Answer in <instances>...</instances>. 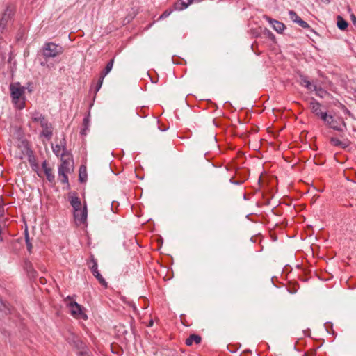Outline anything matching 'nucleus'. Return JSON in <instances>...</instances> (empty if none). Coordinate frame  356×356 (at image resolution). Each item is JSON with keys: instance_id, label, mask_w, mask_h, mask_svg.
Masks as SVG:
<instances>
[{"instance_id": "f257e3e1", "label": "nucleus", "mask_w": 356, "mask_h": 356, "mask_svg": "<svg viewBox=\"0 0 356 356\" xmlns=\"http://www.w3.org/2000/svg\"><path fill=\"white\" fill-rule=\"evenodd\" d=\"M24 90V87L22 86L18 82L10 85V95L13 99V102L19 109H22L24 106L23 97Z\"/></svg>"}, {"instance_id": "f03ea898", "label": "nucleus", "mask_w": 356, "mask_h": 356, "mask_svg": "<svg viewBox=\"0 0 356 356\" xmlns=\"http://www.w3.org/2000/svg\"><path fill=\"white\" fill-rule=\"evenodd\" d=\"M66 306L69 308L70 314L76 318H87V316L82 311L81 306L72 300L70 296L65 299Z\"/></svg>"}, {"instance_id": "7ed1b4c3", "label": "nucleus", "mask_w": 356, "mask_h": 356, "mask_svg": "<svg viewBox=\"0 0 356 356\" xmlns=\"http://www.w3.org/2000/svg\"><path fill=\"white\" fill-rule=\"evenodd\" d=\"M62 53V47L53 42L45 44L43 48V54L47 58H54L61 54Z\"/></svg>"}, {"instance_id": "20e7f679", "label": "nucleus", "mask_w": 356, "mask_h": 356, "mask_svg": "<svg viewBox=\"0 0 356 356\" xmlns=\"http://www.w3.org/2000/svg\"><path fill=\"white\" fill-rule=\"evenodd\" d=\"M60 160L61 164L58 168V174L70 172L73 165L70 155L67 153H62Z\"/></svg>"}, {"instance_id": "39448f33", "label": "nucleus", "mask_w": 356, "mask_h": 356, "mask_svg": "<svg viewBox=\"0 0 356 356\" xmlns=\"http://www.w3.org/2000/svg\"><path fill=\"white\" fill-rule=\"evenodd\" d=\"M14 14L13 7L8 6L3 13L0 19V32L2 33L10 23L12 17Z\"/></svg>"}, {"instance_id": "423d86ee", "label": "nucleus", "mask_w": 356, "mask_h": 356, "mask_svg": "<svg viewBox=\"0 0 356 356\" xmlns=\"http://www.w3.org/2000/svg\"><path fill=\"white\" fill-rule=\"evenodd\" d=\"M313 113L323 121L331 119V115H327L326 109L318 103L313 102Z\"/></svg>"}, {"instance_id": "0eeeda50", "label": "nucleus", "mask_w": 356, "mask_h": 356, "mask_svg": "<svg viewBox=\"0 0 356 356\" xmlns=\"http://www.w3.org/2000/svg\"><path fill=\"white\" fill-rule=\"evenodd\" d=\"M90 262L92 265L90 266L93 275L98 280L99 282L104 286H107V283L97 269V263L94 257H92Z\"/></svg>"}, {"instance_id": "6e6552de", "label": "nucleus", "mask_w": 356, "mask_h": 356, "mask_svg": "<svg viewBox=\"0 0 356 356\" xmlns=\"http://www.w3.org/2000/svg\"><path fill=\"white\" fill-rule=\"evenodd\" d=\"M41 127L42 128V131L40 134L41 136L46 138L47 139H50L53 135V128L50 123H49L48 120L43 121V123L41 124Z\"/></svg>"}, {"instance_id": "1a4fd4ad", "label": "nucleus", "mask_w": 356, "mask_h": 356, "mask_svg": "<svg viewBox=\"0 0 356 356\" xmlns=\"http://www.w3.org/2000/svg\"><path fill=\"white\" fill-rule=\"evenodd\" d=\"M75 220L79 223H83L87 218V209L85 206L83 209H79L74 211Z\"/></svg>"}, {"instance_id": "9d476101", "label": "nucleus", "mask_w": 356, "mask_h": 356, "mask_svg": "<svg viewBox=\"0 0 356 356\" xmlns=\"http://www.w3.org/2000/svg\"><path fill=\"white\" fill-rule=\"evenodd\" d=\"M266 20L271 24L273 29L279 33H282L285 29V25L279 21L266 17Z\"/></svg>"}, {"instance_id": "9b49d317", "label": "nucleus", "mask_w": 356, "mask_h": 356, "mask_svg": "<svg viewBox=\"0 0 356 356\" xmlns=\"http://www.w3.org/2000/svg\"><path fill=\"white\" fill-rule=\"evenodd\" d=\"M70 203L74 210L81 208V202L80 199L77 196H71Z\"/></svg>"}, {"instance_id": "f8f14e48", "label": "nucleus", "mask_w": 356, "mask_h": 356, "mask_svg": "<svg viewBox=\"0 0 356 356\" xmlns=\"http://www.w3.org/2000/svg\"><path fill=\"white\" fill-rule=\"evenodd\" d=\"M193 0H181L180 2L175 3V7L176 10H181L186 8Z\"/></svg>"}, {"instance_id": "ddd939ff", "label": "nucleus", "mask_w": 356, "mask_h": 356, "mask_svg": "<svg viewBox=\"0 0 356 356\" xmlns=\"http://www.w3.org/2000/svg\"><path fill=\"white\" fill-rule=\"evenodd\" d=\"M31 119L33 122L38 123L40 126H41L42 123H43V121L47 120V119L44 118V116L39 113H32Z\"/></svg>"}, {"instance_id": "4468645a", "label": "nucleus", "mask_w": 356, "mask_h": 356, "mask_svg": "<svg viewBox=\"0 0 356 356\" xmlns=\"http://www.w3.org/2000/svg\"><path fill=\"white\" fill-rule=\"evenodd\" d=\"M201 341V337L197 334H191L189 336L188 339L186 340V344L187 346H191L193 343L196 344L200 343Z\"/></svg>"}, {"instance_id": "2eb2a0df", "label": "nucleus", "mask_w": 356, "mask_h": 356, "mask_svg": "<svg viewBox=\"0 0 356 356\" xmlns=\"http://www.w3.org/2000/svg\"><path fill=\"white\" fill-rule=\"evenodd\" d=\"M297 81L302 86L305 87L306 88H309V86L311 85V83L307 77L305 76L302 74H300Z\"/></svg>"}, {"instance_id": "dca6fc26", "label": "nucleus", "mask_w": 356, "mask_h": 356, "mask_svg": "<svg viewBox=\"0 0 356 356\" xmlns=\"http://www.w3.org/2000/svg\"><path fill=\"white\" fill-rule=\"evenodd\" d=\"M325 124H328L331 128L341 131L343 129L337 125V122L333 119V117L331 115V119H329L328 120L323 121Z\"/></svg>"}, {"instance_id": "f3484780", "label": "nucleus", "mask_w": 356, "mask_h": 356, "mask_svg": "<svg viewBox=\"0 0 356 356\" xmlns=\"http://www.w3.org/2000/svg\"><path fill=\"white\" fill-rule=\"evenodd\" d=\"M337 27L342 31L346 29V28L348 27V22L342 17L339 15L337 16Z\"/></svg>"}, {"instance_id": "a211bd4d", "label": "nucleus", "mask_w": 356, "mask_h": 356, "mask_svg": "<svg viewBox=\"0 0 356 356\" xmlns=\"http://www.w3.org/2000/svg\"><path fill=\"white\" fill-rule=\"evenodd\" d=\"M42 167L44 168V172H45V175L47 176V179L49 181H53L54 179V176L52 173V170L50 168H48L46 163H44L42 164Z\"/></svg>"}, {"instance_id": "6ab92c4d", "label": "nucleus", "mask_w": 356, "mask_h": 356, "mask_svg": "<svg viewBox=\"0 0 356 356\" xmlns=\"http://www.w3.org/2000/svg\"><path fill=\"white\" fill-rule=\"evenodd\" d=\"M114 63V59H111L106 65L105 69L101 72L102 76H106L112 70Z\"/></svg>"}, {"instance_id": "aec40b11", "label": "nucleus", "mask_w": 356, "mask_h": 356, "mask_svg": "<svg viewBox=\"0 0 356 356\" xmlns=\"http://www.w3.org/2000/svg\"><path fill=\"white\" fill-rule=\"evenodd\" d=\"M52 149L54 153L57 156H60L62 153H66L65 149L61 145H56L55 146H52Z\"/></svg>"}, {"instance_id": "412c9836", "label": "nucleus", "mask_w": 356, "mask_h": 356, "mask_svg": "<svg viewBox=\"0 0 356 356\" xmlns=\"http://www.w3.org/2000/svg\"><path fill=\"white\" fill-rule=\"evenodd\" d=\"M89 122H90L89 116H87L83 119V128L81 131V134L82 135L87 134V131L89 129Z\"/></svg>"}, {"instance_id": "4be33fe9", "label": "nucleus", "mask_w": 356, "mask_h": 356, "mask_svg": "<svg viewBox=\"0 0 356 356\" xmlns=\"http://www.w3.org/2000/svg\"><path fill=\"white\" fill-rule=\"evenodd\" d=\"M9 311V308L5 302L0 298V317L3 314H7Z\"/></svg>"}, {"instance_id": "5701e85b", "label": "nucleus", "mask_w": 356, "mask_h": 356, "mask_svg": "<svg viewBox=\"0 0 356 356\" xmlns=\"http://www.w3.org/2000/svg\"><path fill=\"white\" fill-rule=\"evenodd\" d=\"M313 88L314 90L316 91V94L321 97H324L327 95V92L325 90L321 89V88H318L316 85L313 86Z\"/></svg>"}, {"instance_id": "b1692460", "label": "nucleus", "mask_w": 356, "mask_h": 356, "mask_svg": "<svg viewBox=\"0 0 356 356\" xmlns=\"http://www.w3.org/2000/svg\"><path fill=\"white\" fill-rule=\"evenodd\" d=\"M82 169L83 168L81 167L80 169L79 179L81 182H83L86 180L87 175L86 172V168H84L83 170Z\"/></svg>"}, {"instance_id": "393cba45", "label": "nucleus", "mask_w": 356, "mask_h": 356, "mask_svg": "<svg viewBox=\"0 0 356 356\" xmlns=\"http://www.w3.org/2000/svg\"><path fill=\"white\" fill-rule=\"evenodd\" d=\"M289 17H290V19L294 22H298V19L300 18V17L298 16V15L294 12V11H289Z\"/></svg>"}, {"instance_id": "a878e982", "label": "nucleus", "mask_w": 356, "mask_h": 356, "mask_svg": "<svg viewBox=\"0 0 356 356\" xmlns=\"http://www.w3.org/2000/svg\"><path fill=\"white\" fill-rule=\"evenodd\" d=\"M67 172H63V174H58V176L60 179V181L63 184H66L68 182V179H67Z\"/></svg>"}, {"instance_id": "bb28decb", "label": "nucleus", "mask_w": 356, "mask_h": 356, "mask_svg": "<svg viewBox=\"0 0 356 356\" xmlns=\"http://www.w3.org/2000/svg\"><path fill=\"white\" fill-rule=\"evenodd\" d=\"M331 142L334 145V146H341V147H344L345 146L343 145V143L341 142L339 140L337 139V138H332L331 139Z\"/></svg>"}, {"instance_id": "cd10ccee", "label": "nucleus", "mask_w": 356, "mask_h": 356, "mask_svg": "<svg viewBox=\"0 0 356 356\" xmlns=\"http://www.w3.org/2000/svg\"><path fill=\"white\" fill-rule=\"evenodd\" d=\"M26 245H27V249L29 252L31 251V249H32V245L31 243H30L29 241V234L27 233V232H26Z\"/></svg>"}, {"instance_id": "c85d7f7f", "label": "nucleus", "mask_w": 356, "mask_h": 356, "mask_svg": "<svg viewBox=\"0 0 356 356\" xmlns=\"http://www.w3.org/2000/svg\"><path fill=\"white\" fill-rule=\"evenodd\" d=\"M104 79V76H102V75L100 74V77H99V79L97 82V87H96V92L97 91H99V90L101 88L102 85L103 83Z\"/></svg>"}, {"instance_id": "c756f323", "label": "nucleus", "mask_w": 356, "mask_h": 356, "mask_svg": "<svg viewBox=\"0 0 356 356\" xmlns=\"http://www.w3.org/2000/svg\"><path fill=\"white\" fill-rule=\"evenodd\" d=\"M300 26L303 28H308L309 25L307 22L303 21L301 18H300L297 22Z\"/></svg>"}, {"instance_id": "7c9ffc66", "label": "nucleus", "mask_w": 356, "mask_h": 356, "mask_svg": "<svg viewBox=\"0 0 356 356\" xmlns=\"http://www.w3.org/2000/svg\"><path fill=\"white\" fill-rule=\"evenodd\" d=\"M2 203H3V199H2V197L0 196V216H2L3 213V209L2 207Z\"/></svg>"}, {"instance_id": "2f4dec72", "label": "nucleus", "mask_w": 356, "mask_h": 356, "mask_svg": "<svg viewBox=\"0 0 356 356\" xmlns=\"http://www.w3.org/2000/svg\"><path fill=\"white\" fill-rule=\"evenodd\" d=\"M170 13H171L170 11H168V10H166V11H165V12L161 15V16L160 17H161V18L167 17L168 16H169V15H170Z\"/></svg>"}, {"instance_id": "473e14b6", "label": "nucleus", "mask_w": 356, "mask_h": 356, "mask_svg": "<svg viewBox=\"0 0 356 356\" xmlns=\"http://www.w3.org/2000/svg\"><path fill=\"white\" fill-rule=\"evenodd\" d=\"M153 325V321H150L149 323V326H152Z\"/></svg>"}, {"instance_id": "72a5a7b5", "label": "nucleus", "mask_w": 356, "mask_h": 356, "mask_svg": "<svg viewBox=\"0 0 356 356\" xmlns=\"http://www.w3.org/2000/svg\"><path fill=\"white\" fill-rule=\"evenodd\" d=\"M353 21L355 22L356 20V18L354 15L352 16Z\"/></svg>"}, {"instance_id": "f704fd0d", "label": "nucleus", "mask_w": 356, "mask_h": 356, "mask_svg": "<svg viewBox=\"0 0 356 356\" xmlns=\"http://www.w3.org/2000/svg\"><path fill=\"white\" fill-rule=\"evenodd\" d=\"M343 127H346V124L343 122Z\"/></svg>"}]
</instances>
